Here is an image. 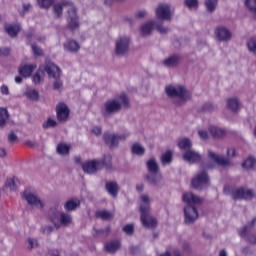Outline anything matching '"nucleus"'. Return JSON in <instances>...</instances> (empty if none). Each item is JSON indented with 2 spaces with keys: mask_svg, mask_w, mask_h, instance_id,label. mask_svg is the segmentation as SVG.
Instances as JSON below:
<instances>
[{
  "mask_svg": "<svg viewBox=\"0 0 256 256\" xmlns=\"http://www.w3.org/2000/svg\"><path fill=\"white\" fill-rule=\"evenodd\" d=\"M202 171H199L191 180V186L196 191H203V189H207L211 183V178L209 177V173L207 171H211L213 169H218L219 171H223V169H227L231 167L230 161H207L202 162L200 165Z\"/></svg>",
  "mask_w": 256,
  "mask_h": 256,
  "instance_id": "f257e3e1",
  "label": "nucleus"
},
{
  "mask_svg": "<svg viewBox=\"0 0 256 256\" xmlns=\"http://www.w3.org/2000/svg\"><path fill=\"white\" fill-rule=\"evenodd\" d=\"M182 201L187 203L184 207V223L186 225H193L199 219V211L193 205H203V198L192 192H186L182 196Z\"/></svg>",
  "mask_w": 256,
  "mask_h": 256,
  "instance_id": "f03ea898",
  "label": "nucleus"
},
{
  "mask_svg": "<svg viewBox=\"0 0 256 256\" xmlns=\"http://www.w3.org/2000/svg\"><path fill=\"white\" fill-rule=\"evenodd\" d=\"M142 203L140 204V221L146 229H155L157 227V219L151 215V200L149 196L142 194L140 196Z\"/></svg>",
  "mask_w": 256,
  "mask_h": 256,
  "instance_id": "7ed1b4c3",
  "label": "nucleus"
},
{
  "mask_svg": "<svg viewBox=\"0 0 256 256\" xmlns=\"http://www.w3.org/2000/svg\"><path fill=\"white\" fill-rule=\"evenodd\" d=\"M68 7V27L75 30L79 28V18L77 17V9L73 7V2L69 0H64L60 4L54 5V13L56 16L61 17L63 14V9Z\"/></svg>",
  "mask_w": 256,
  "mask_h": 256,
  "instance_id": "20e7f679",
  "label": "nucleus"
},
{
  "mask_svg": "<svg viewBox=\"0 0 256 256\" xmlns=\"http://www.w3.org/2000/svg\"><path fill=\"white\" fill-rule=\"evenodd\" d=\"M191 146V140H189L188 138H184L178 142L179 149H181L182 151H186L183 154L184 161H201V154L193 150H189L191 149Z\"/></svg>",
  "mask_w": 256,
  "mask_h": 256,
  "instance_id": "39448f33",
  "label": "nucleus"
},
{
  "mask_svg": "<svg viewBox=\"0 0 256 256\" xmlns=\"http://www.w3.org/2000/svg\"><path fill=\"white\" fill-rule=\"evenodd\" d=\"M230 196L233 201H251L255 198V191L245 187L234 188L230 191Z\"/></svg>",
  "mask_w": 256,
  "mask_h": 256,
  "instance_id": "423d86ee",
  "label": "nucleus"
},
{
  "mask_svg": "<svg viewBox=\"0 0 256 256\" xmlns=\"http://www.w3.org/2000/svg\"><path fill=\"white\" fill-rule=\"evenodd\" d=\"M44 71L47 72V75L50 77V79L55 80L54 89H61L63 82L59 80L61 77V70L59 67H57V65H55L53 62H47Z\"/></svg>",
  "mask_w": 256,
  "mask_h": 256,
  "instance_id": "0eeeda50",
  "label": "nucleus"
},
{
  "mask_svg": "<svg viewBox=\"0 0 256 256\" xmlns=\"http://www.w3.org/2000/svg\"><path fill=\"white\" fill-rule=\"evenodd\" d=\"M166 94L168 97H178L180 101H188V99H191V93L185 89V86H167L166 89Z\"/></svg>",
  "mask_w": 256,
  "mask_h": 256,
  "instance_id": "6e6552de",
  "label": "nucleus"
},
{
  "mask_svg": "<svg viewBox=\"0 0 256 256\" xmlns=\"http://www.w3.org/2000/svg\"><path fill=\"white\" fill-rule=\"evenodd\" d=\"M22 197L27 201L28 205H31V207H36L37 209H43V207H45L41 198L29 190H25Z\"/></svg>",
  "mask_w": 256,
  "mask_h": 256,
  "instance_id": "1a4fd4ad",
  "label": "nucleus"
},
{
  "mask_svg": "<svg viewBox=\"0 0 256 256\" xmlns=\"http://www.w3.org/2000/svg\"><path fill=\"white\" fill-rule=\"evenodd\" d=\"M255 223H256V217H254L248 225L241 228L239 232L240 237H242V239H246V241H248V243H250L251 245H256V235L255 234L248 235V233H249V229H253V227H255Z\"/></svg>",
  "mask_w": 256,
  "mask_h": 256,
  "instance_id": "9d476101",
  "label": "nucleus"
},
{
  "mask_svg": "<svg viewBox=\"0 0 256 256\" xmlns=\"http://www.w3.org/2000/svg\"><path fill=\"white\" fill-rule=\"evenodd\" d=\"M208 157L211 161H229V159H233V157H237V151L235 150V148H229L227 150V158H225V156H221L209 150Z\"/></svg>",
  "mask_w": 256,
  "mask_h": 256,
  "instance_id": "9b49d317",
  "label": "nucleus"
},
{
  "mask_svg": "<svg viewBox=\"0 0 256 256\" xmlns=\"http://www.w3.org/2000/svg\"><path fill=\"white\" fill-rule=\"evenodd\" d=\"M156 17L162 21H171V6L160 4L156 9Z\"/></svg>",
  "mask_w": 256,
  "mask_h": 256,
  "instance_id": "f8f14e48",
  "label": "nucleus"
},
{
  "mask_svg": "<svg viewBox=\"0 0 256 256\" xmlns=\"http://www.w3.org/2000/svg\"><path fill=\"white\" fill-rule=\"evenodd\" d=\"M105 191L112 197V199H117L119 197V192L121 187L117 181H106L105 182Z\"/></svg>",
  "mask_w": 256,
  "mask_h": 256,
  "instance_id": "ddd939ff",
  "label": "nucleus"
},
{
  "mask_svg": "<svg viewBox=\"0 0 256 256\" xmlns=\"http://www.w3.org/2000/svg\"><path fill=\"white\" fill-rule=\"evenodd\" d=\"M60 216H61V211H59V208H57V206L51 207L48 210L47 219L48 221H50V223L54 224V227L56 229H59V227H61V225L59 224Z\"/></svg>",
  "mask_w": 256,
  "mask_h": 256,
  "instance_id": "4468645a",
  "label": "nucleus"
},
{
  "mask_svg": "<svg viewBox=\"0 0 256 256\" xmlns=\"http://www.w3.org/2000/svg\"><path fill=\"white\" fill-rule=\"evenodd\" d=\"M129 37L119 38L116 42V55H125L129 51Z\"/></svg>",
  "mask_w": 256,
  "mask_h": 256,
  "instance_id": "2eb2a0df",
  "label": "nucleus"
},
{
  "mask_svg": "<svg viewBox=\"0 0 256 256\" xmlns=\"http://www.w3.org/2000/svg\"><path fill=\"white\" fill-rule=\"evenodd\" d=\"M103 139H104L106 145H109L110 148L113 149V147H117V145H119L120 139H125V136H118V135L106 132L103 135Z\"/></svg>",
  "mask_w": 256,
  "mask_h": 256,
  "instance_id": "dca6fc26",
  "label": "nucleus"
},
{
  "mask_svg": "<svg viewBox=\"0 0 256 256\" xmlns=\"http://www.w3.org/2000/svg\"><path fill=\"white\" fill-rule=\"evenodd\" d=\"M56 113L58 121H67L69 119V107L63 103L56 106Z\"/></svg>",
  "mask_w": 256,
  "mask_h": 256,
  "instance_id": "f3484780",
  "label": "nucleus"
},
{
  "mask_svg": "<svg viewBox=\"0 0 256 256\" xmlns=\"http://www.w3.org/2000/svg\"><path fill=\"white\" fill-rule=\"evenodd\" d=\"M216 37L219 41H229L231 39V32L225 27H218L215 31Z\"/></svg>",
  "mask_w": 256,
  "mask_h": 256,
  "instance_id": "a211bd4d",
  "label": "nucleus"
},
{
  "mask_svg": "<svg viewBox=\"0 0 256 256\" xmlns=\"http://www.w3.org/2000/svg\"><path fill=\"white\" fill-rule=\"evenodd\" d=\"M208 131L214 139H223V137L227 135V131H225V129H221L217 126H210Z\"/></svg>",
  "mask_w": 256,
  "mask_h": 256,
  "instance_id": "6ab92c4d",
  "label": "nucleus"
},
{
  "mask_svg": "<svg viewBox=\"0 0 256 256\" xmlns=\"http://www.w3.org/2000/svg\"><path fill=\"white\" fill-rule=\"evenodd\" d=\"M78 207H81V201L78 199H69L64 204V209L67 212L75 211L78 209Z\"/></svg>",
  "mask_w": 256,
  "mask_h": 256,
  "instance_id": "aec40b11",
  "label": "nucleus"
},
{
  "mask_svg": "<svg viewBox=\"0 0 256 256\" xmlns=\"http://www.w3.org/2000/svg\"><path fill=\"white\" fill-rule=\"evenodd\" d=\"M146 181L150 183V185H159L163 179V176L159 173H150L145 176Z\"/></svg>",
  "mask_w": 256,
  "mask_h": 256,
  "instance_id": "412c9836",
  "label": "nucleus"
},
{
  "mask_svg": "<svg viewBox=\"0 0 256 256\" xmlns=\"http://www.w3.org/2000/svg\"><path fill=\"white\" fill-rule=\"evenodd\" d=\"M35 69H37L36 65H24L20 66L19 73L21 77H31V74L33 71H35Z\"/></svg>",
  "mask_w": 256,
  "mask_h": 256,
  "instance_id": "4be33fe9",
  "label": "nucleus"
},
{
  "mask_svg": "<svg viewBox=\"0 0 256 256\" xmlns=\"http://www.w3.org/2000/svg\"><path fill=\"white\" fill-rule=\"evenodd\" d=\"M82 170L84 173L92 174L97 171V162L91 161V162H85L82 163Z\"/></svg>",
  "mask_w": 256,
  "mask_h": 256,
  "instance_id": "5701e85b",
  "label": "nucleus"
},
{
  "mask_svg": "<svg viewBox=\"0 0 256 256\" xmlns=\"http://www.w3.org/2000/svg\"><path fill=\"white\" fill-rule=\"evenodd\" d=\"M5 31L10 37H16L17 33L21 31V26L18 24H7L5 26Z\"/></svg>",
  "mask_w": 256,
  "mask_h": 256,
  "instance_id": "b1692460",
  "label": "nucleus"
},
{
  "mask_svg": "<svg viewBox=\"0 0 256 256\" xmlns=\"http://www.w3.org/2000/svg\"><path fill=\"white\" fill-rule=\"evenodd\" d=\"M107 113H117V111L121 110V103L113 100L111 102H107L105 104Z\"/></svg>",
  "mask_w": 256,
  "mask_h": 256,
  "instance_id": "393cba45",
  "label": "nucleus"
},
{
  "mask_svg": "<svg viewBox=\"0 0 256 256\" xmlns=\"http://www.w3.org/2000/svg\"><path fill=\"white\" fill-rule=\"evenodd\" d=\"M179 61H181V57H179L178 55H172L165 59L163 61V64L166 67H177V65H179Z\"/></svg>",
  "mask_w": 256,
  "mask_h": 256,
  "instance_id": "a878e982",
  "label": "nucleus"
},
{
  "mask_svg": "<svg viewBox=\"0 0 256 256\" xmlns=\"http://www.w3.org/2000/svg\"><path fill=\"white\" fill-rule=\"evenodd\" d=\"M58 221H60V225L63 227H69L73 223V217L65 212H61Z\"/></svg>",
  "mask_w": 256,
  "mask_h": 256,
  "instance_id": "bb28decb",
  "label": "nucleus"
},
{
  "mask_svg": "<svg viewBox=\"0 0 256 256\" xmlns=\"http://www.w3.org/2000/svg\"><path fill=\"white\" fill-rule=\"evenodd\" d=\"M120 247H121V242L117 240L107 242L105 245V249L108 253H115L116 251H118V249H120Z\"/></svg>",
  "mask_w": 256,
  "mask_h": 256,
  "instance_id": "cd10ccee",
  "label": "nucleus"
},
{
  "mask_svg": "<svg viewBox=\"0 0 256 256\" xmlns=\"http://www.w3.org/2000/svg\"><path fill=\"white\" fill-rule=\"evenodd\" d=\"M64 49L65 51H70L71 53H73L75 51H79L80 46L79 43H77V41L68 40L66 43H64Z\"/></svg>",
  "mask_w": 256,
  "mask_h": 256,
  "instance_id": "c85d7f7f",
  "label": "nucleus"
},
{
  "mask_svg": "<svg viewBox=\"0 0 256 256\" xmlns=\"http://www.w3.org/2000/svg\"><path fill=\"white\" fill-rule=\"evenodd\" d=\"M227 107L228 109H231L234 113H237L239 111V107H241V104L239 103V99L237 98H230L227 100Z\"/></svg>",
  "mask_w": 256,
  "mask_h": 256,
  "instance_id": "c756f323",
  "label": "nucleus"
},
{
  "mask_svg": "<svg viewBox=\"0 0 256 256\" xmlns=\"http://www.w3.org/2000/svg\"><path fill=\"white\" fill-rule=\"evenodd\" d=\"M154 27H155V22L153 21L143 24L141 26V33L143 37H145V35H151V32L153 31Z\"/></svg>",
  "mask_w": 256,
  "mask_h": 256,
  "instance_id": "7c9ffc66",
  "label": "nucleus"
},
{
  "mask_svg": "<svg viewBox=\"0 0 256 256\" xmlns=\"http://www.w3.org/2000/svg\"><path fill=\"white\" fill-rule=\"evenodd\" d=\"M97 217L102 219V221H111V219L114 217V214L107 210H100L97 212Z\"/></svg>",
  "mask_w": 256,
  "mask_h": 256,
  "instance_id": "2f4dec72",
  "label": "nucleus"
},
{
  "mask_svg": "<svg viewBox=\"0 0 256 256\" xmlns=\"http://www.w3.org/2000/svg\"><path fill=\"white\" fill-rule=\"evenodd\" d=\"M131 151L133 155H138L139 157L145 155V148L139 143L133 144Z\"/></svg>",
  "mask_w": 256,
  "mask_h": 256,
  "instance_id": "473e14b6",
  "label": "nucleus"
},
{
  "mask_svg": "<svg viewBox=\"0 0 256 256\" xmlns=\"http://www.w3.org/2000/svg\"><path fill=\"white\" fill-rule=\"evenodd\" d=\"M70 149H71V146L65 143H60L57 145L56 151L59 155H67Z\"/></svg>",
  "mask_w": 256,
  "mask_h": 256,
  "instance_id": "72a5a7b5",
  "label": "nucleus"
},
{
  "mask_svg": "<svg viewBox=\"0 0 256 256\" xmlns=\"http://www.w3.org/2000/svg\"><path fill=\"white\" fill-rule=\"evenodd\" d=\"M5 187L10 189L11 191H17V179L15 177L8 178L5 181Z\"/></svg>",
  "mask_w": 256,
  "mask_h": 256,
  "instance_id": "f704fd0d",
  "label": "nucleus"
},
{
  "mask_svg": "<svg viewBox=\"0 0 256 256\" xmlns=\"http://www.w3.org/2000/svg\"><path fill=\"white\" fill-rule=\"evenodd\" d=\"M217 3H219V0H206L205 5H206L207 11H209L210 13H213V11L217 9Z\"/></svg>",
  "mask_w": 256,
  "mask_h": 256,
  "instance_id": "c9c22d12",
  "label": "nucleus"
},
{
  "mask_svg": "<svg viewBox=\"0 0 256 256\" xmlns=\"http://www.w3.org/2000/svg\"><path fill=\"white\" fill-rule=\"evenodd\" d=\"M9 119V112L5 108H0V127H3Z\"/></svg>",
  "mask_w": 256,
  "mask_h": 256,
  "instance_id": "e433bc0d",
  "label": "nucleus"
},
{
  "mask_svg": "<svg viewBox=\"0 0 256 256\" xmlns=\"http://www.w3.org/2000/svg\"><path fill=\"white\" fill-rule=\"evenodd\" d=\"M146 166L150 173H159V165L155 161H148Z\"/></svg>",
  "mask_w": 256,
  "mask_h": 256,
  "instance_id": "4c0bfd02",
  "label": "nucleus"
},
{
  "mask_svg": "<svg viewBox=\"0 0 256 256\" xmlns=\"http://www.w3.org/2000/svg\"><path fill=\"white\" fill-rule=\"evenodd\" d=\"M32 81L35 83V85H39V83L43 81V68H39V70L32 77Z\"/></svg>",
  "mask_w": 256,
  "mask_h": 256,
  "instance_id": "58836bf2",
  "label": "nucleus"
},
{
  "mask_svg": "<svg viewBox=\"0 0 256 256\" xmlns=\"http://www.w3.org/2000/svg\"><path fill=\"white\" fill-rule=\"evenodd\" d=\"M26 97L31 99V101H37V99H39V92H37L35 89H28L26 91Z\"/></svg>",
  "mask_w": 256,
  "mask_h": 256,
  "instance_id": "ea45409f",
  "label": "nucleus"
},
{
  "mask_svg": "<svg viewBox=\"0 0 256 256\" xmlns=\"http://www.w3.org/2000/svg\"><path fill=\"white\" fill-rule=\"evenodd\" d=\"M27 243H28L27 249L29 251H33V249H37V247H39V241L35 238H28Z\"/></svg>",
  "mask_w": 256,
  "mask_h": 256,
  "instance_id": "a19ab883",
  "label": "nucleus"
},
{
  "mask_svg": "<svg viewBox=\"0 0 256 256\" xmlns=\"http://www.w3.org/2000/svg\"><path fill=\"white\" fill-rule=\"evenodd\" d=\"M245 5L249 9V11L254 13V19H256V0H246Z\"/></svg>",
  "mask_w": 256,
  "mask_h": 256,
  "instance_id": "79ce46f5",
  "label": "nucleus"
},
{
  "mask_svg": "<svg viewBox=\"0 0 256 256\" xmlns=\"http://www.w3.org/2000/svg\"><path fill=\"white\" fill-rule=\"evenodd\" d=\"M242 169H245L246 171H251L256 167V161H244L241 164Z\"/></svg>",
  "mask_w": 256,
  "mask_h": 256,
  "instance_id": "37998d69",
  "label": "nucleus"
},
{
  "mask_svg": "<svg viewBox=\"0 0 256 256\" xmlns=\"http://www.w3.org/2000/svg\"><path fill=\"white\" fill-rule=\"evenodd\" d=\"M39 7L42 9H49L54 3V0H37Z\"/></svg>",
  "mask_w": 256,
  "mask_h": 256,
  "instance_id": "c03bdc74",
  "label": "nucleus"
},
{
  "mask_svg": "<svg viewBox=\"0 0 256 256\" xmlns=\"http://www.w3.org/2000/svg\"><path fill=\"white\" fill-rule=\"evenodd\" d=\"M53 231H55V227L52 225H46L40 228V233H42L43 235H51Z\"/></svg>",
  "mask_w": 256,
  "mask_h": 256,
  "instance_id": "a18cd8bd",
  "label": "nucleus"
},
{
  "mask_svg": "<svg viewBox=\"0 0 256 256\" xmlns=\"http://www.w3.org/2000/svg\"><path fill=\"white\" fill-rule=\"evenodd\" d=\"M184 5L188 7V9H197V7H199V0H185Z\"/></svg>",
  "mask_w": 256,
  "mask_h": 256,
  "instance_id": "49530a36",
  "label": "nucleus"
},
{
  "mask_svg": "<svg viewBox=\"0 0 256 256\" xmlns=\"http://www.w3.org/2000/svg\"><path fill=\"white\" fill-rule=\"evenodd\" d=\"M122 231L126 233V235H133L135 233V226L133 224H126Z\"/></svg>",
  "mask_w": 256,
  "mask_h": 256,
  "instance_id": "de8ad7c7",
  "label": "nucleus"
},
{
  "mask_svg": "<svg viewBox=\"0 0 256 256\" xmlns=\"http://www.w3.org/2000/svg\"><path fill=\"white\" fill-rule=\"evenodd\" d=\"M57 125V121L53 118H48L44 123H43V128L44 129H51V127H55Z\"/></svg>",
  "mask_w": 256,
  "mask_h": 256,
  "instance_id": "09e8293b",
  "label": "nucleus"
},
{
  "mask_svg": "<svg viewBox=\"0 0 256 256\" xmlns=\"http://www.w3.org/2000/svg\"><path fill=\"white\" fill-rule=\"evenodd\" d=\"M247 47H248L249 51H251L252 53H254V55H256V39L255 38H251L247 42Z\"/></svg>",
  "mask_w": 256,
  "mask_h": 256,
  "instance_id": "8fccbe9b",
  "label": "nucleus"
},
{
  "mask_svg": "<svg viewBox=\"0 0 256 256\" xmlns=\"http://www.w3.org/2000/svg\"><path fill=\"white\" fill-rule=\"evenodd\" d=\"M119 101L122 106H124L126 109L129 108V98L125 94H121L119 96Z\"/></svg>",
  "mask_w": 256,
  "mask_h": 256,
  "instance_id": "3c124183",
  "label": "nucleus"
},
{
  "mask_svg": "<svg viewBox=\"0 0 256 256\" xmlns=\"http://www.w3.org/2000/svg\"><path fill=\"white\" fill-rule=\"evenodd\" d=\"M161 161H173V151L167 150L162 156Z\"/></svg>",
  "mask_w": 256,
  "mask_h": 256,
  "instance_id": "603ef678",
  "label": "nucleus"
},
{
  "mask_svg": "<svg viewBox=\"0 0 256 256\" xmlns=\"http://www.w3.org/2000/svg\"><path fill=\"white\" fill-rule=\"evenodd\" d=\"M32 51L36 57L43 55V50H41V48L37 47L35 44H32Z\"/></svg>",
  "mask_w": 256,
  "mask_h": 256,
  "instance_id": "864d4df0",
  "label": "nucleus"
},
{
  "mask_svg": "<svg viewBox=\"0 0 256 256\" xmlns=\"http://www.w3.org/2000/svg\"><path fill=\"white\" fill-rule=\"evenodd\" d=\"M129 251L131 255H139V253H141V248L139 246H130Z\"/></svg>",
  "mask_w": 256,
  "mask_h": 256,
  "instance_id": "5fc2aeb1",
  "label": "nucleus"
},
{
  "mask_svg": "<svg viewBox=\"0 0 256 256\" xmlns=\"http://www.w3.org/2000/svg\"><path fill=\"white\" fill-rule=\"evenodd\" d=\"M101 165H103V167H106V169H111V167H113V165L111 164V161L105 162H97V169H99V167H101Z\"/></svg>",
  "mask_w": 256,
  "mask_h": 256,
  "instance_id": "6e6d98bb",
  "label": "nucleus"
},
{
  "mask_svg": "<svg viewBox=\"0 0 256 256\" xmlns=\"http://www.w3.org/2000/svg\"><path fill=\"white\" fill-rule=\"evenodd\" d=\"M156 29L158 32H160L162 35H165V33H168L169 29L165 28L163 24H158L156 26Z\"/></svg>",
  "mask_w": 256,
  "mask_h": 256,
  "instance_id": "4d7b16f0",
  "label": "nucleus"
},
{
  "mask_svg": "<svg viewBox=\"0 0 256 256\" xmlns=\"http://www.w3.org/2000/svg\"><path fill=\"white\" fill-rule=\"evenodd\" d=\"M198 134L199 137L202 138L204 141H206V139H209V133H207L206 130H200Z\"/></svg>",
  "mask_w": 256,
  "mask_h": 256,
  "instance_id": "13d9d810",
  "label": "nucleus"
},
{
  "mask_svg": "<svg viewBox=\"0 0 256 256\" xmlns=\"http://www.w3.org/2000/svg\"><path fill=\"white\" fill-rule=\"evenodd\" d=\"M110 232H111L110 227H107L105 230L104 229L97 230L98 235H109Z\"/></svg>",
  "mask_w": 256,
  "mask_h": 256,
  "instance_id": "bf43d9fd",
  "label": "nucleus"
},
{
  "mask_svg": "<svg viewBox=\"0 0 256 256\" xmlns=\"http://www.w3.org/2000/svg\"><path fill=\"white\" fill-rule=\"evenodd\" d=\"M213 109H214V106L211 103H206L202 107V111H213Z\"/></svg>",
  "mask_w": 256,
  "mask_h": 256,
  "instance_id": "052dcab7",
  "label": "nucleus"
},
{
  "mask_svg": "<svg viewBox=\"0 0 256 256\" xmlns=\"http://www.w3.org/2000/svg\"><path fill=\"white\" fill-rule=\"evenodd\" d=\"M29 9H31V4H24L23 10L19 11L20 15H25V13H27V11H29Z\"/></svg>",
  "mask_w": 256,
  "mask_h": 256,
  "instance_id": "680f3d73",
  "label": "nucleus"
},
{
  "mask_svg": "<svg viewBox=\"0 0 256 256\" xmlns=\"http://www.w3.org/2000/svg\"><path fill=\"white\" fill-rule=\"evenodd\" d=\"M0 91L2 95H9V87L5 84L0 87Z\"/></svg>",
  "mask_w": 256,
  "mask_h": 256,
  "instance_id": "e2e57ef3",
  "label": "nucleus"
},
{
  "mask_svg": "<svg viewBox=\"0 0 256 256\" xmlns=\"http://www.w3.org/2000/svg\"><path fill=\"white\" fill-rule=\"evenodd\" d=\"M9 53H11V49H9V48H0V55L7 56V55H9Z\"/></svg>",
  "mask_w": 256,
  "mask_h": 256,
  "instance_id": "0e129e2a",
  "label": "nucleus"
},
{
  "mask_svg": "<svg viewBox=\"0 0 256 256\" xmlns=\"http://www.w3.org/2000/svg\"><path fill=\"white\" fill-rule=\"evenodd\" d=\"M145 15H147V12L144 10H140L137 14L136 17L137 19H143V17H145Z\"/></svg>",
  "mask_w": 256,
  "mask_h": 256,
  "instance_id": "69168bd1",
  "label": "nucleus"
},
{
  "mask_svg": "<svg viewBox=\"0 0 256 256\" xmlns=\"http://www.w3.org/2000/svg\"><path fill=\"white\" fill-rule=\"evenodd\" d=\"M8 141H10V143H13V141H17V135H15L14 133L9 134Z\"/></svg>",
  "mask_w": 256,
  "mask_h": 256,
  "instance_id": "338daca9",
  "label": "nucleus"
},
{
  "mask_svg": "<svg viewBox=\"0 0 256 256\" xmlns=\"http://www.w3.org/2000/svg\"><path fill=\"white\" fill-rule=\"evenodd\" d=\"M219 256H227V251L225 249L221 250Z\"/></svg>",
  "mask_w": 256,
  "mask_h": 256,
  "instance_id": "774afa93",
  "label": "nucleus"
}]
</instances>
